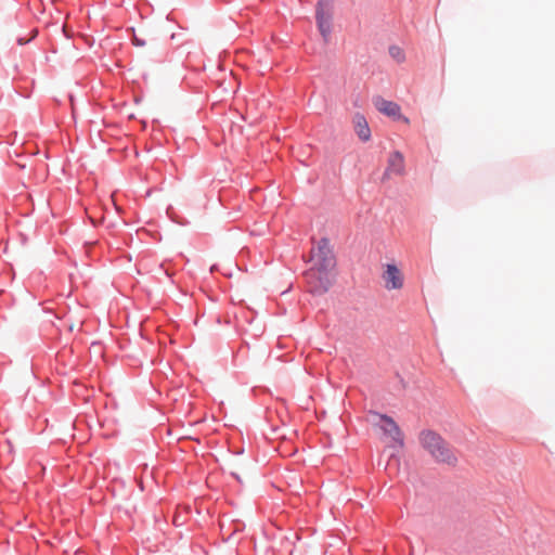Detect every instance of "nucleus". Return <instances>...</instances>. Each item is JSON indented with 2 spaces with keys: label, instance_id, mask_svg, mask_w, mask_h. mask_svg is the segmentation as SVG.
Listing matches in <instances>:
<instances>
[{
  "label": "nucleus",
  "instance_id": "f257e3e1",
  "mask_svg": "<svg viewBox=\"0 0 555 555\" xmlns=\"http://www.w3.org/2000/svg\"><path fill=\"white\" fill-rule=\"evenodd\" d=\"M422 447L439 463L454 466L457 457L447 441L437 433L424 430L420 435Z\"/></svg>",
  "mask_w": 555,
  "mask_h": 555
},
{
  "label": "nucleus",
  "instance_id": "f03ea898",
  "mask_svg": "<svg viewBox=\"0 0 555 555\" xmlns=\"http://www.w3.org/2000/svg\"><path fill=\"white\" fill-rule=\"evenodd\" d=\"M306 279L312 293L323 294L327 292L334 283V269L311 267L306 272Z\"/></svg>",
  "mask_w": 555,
  "mask_h": 555
},
{
  "label": "nucleus",
  "instance_id": "7ed1b4c3",
  "mask_svg": "<svg viewBox=\"0 0 555 555\" xmlns=\"http://www.w3.org/2000/svg\"><path fill=\"white\" fill-rule=\"evenodd\" d=\"M311 260L314 268L334 269L335 257L331 249L330 242L327 238H322L318 243L317 248L311 250Z\"/></svg>",
  "mask_w": 555,
  "mask_h": 555
},
{
  "label": "nucleus",
  "instance_id": "20e7f679",
  "mask_svg": "<svg viewBox=\"0 0 555 555\" xmlns=\"http://www.w3.org/2000/svg\"><path fill=\"white\" fill-rule=\"evenodd\" d=\"M372 422L375 426H377L385 436H387L390 440L393 442L399 443L400 446L403 444V436L402 433L397 425V423L389 416L379 414V413H373L372 414Z\"/></svg>",
  "mask_w": 555,
  "mask_h": 555
},
{
  "label": "nucleus",
  "instance_id": "39448f33",
  "mask_svg": "<svg viewBox=\"0 0 555 555\" xmlns=\"http://www.w3.org/2000/svg\"><path fill=\"white\" fill-rule=\"evenodd\" d=\"M382 278L384 286L388 291L401 289L403 287V274L396 264L387 263Z\"/></svg>",
  "mask_w": 555,
  "mask_h": 555
},
{
  "label": "nucleus",
  "instance_id": "423d86ee",
  "mask_svg": "<svg viewBox=\"0 0 555 555\" xmlns=\"http://www.w3.org/2000/svg\"><path fill=\"white\" fill-rule=\"evenodd\" d=\"M374 105H375L376 109L378 112H380L382 114L389 116V117L401 119L404 124H410V119L408 117L401 115L400 106L397 103H395L392 101L385 100L383 98H377L374 101Z\"/></svg>",
  "mask_w": 555,
  "mask_h": 555
},
{
  "label": "nucleus",
  "instance_id": "0eeeda50",
  "mask_svg": "<svg viewBox=\"0 0 555 555\" xmlns=\"http://www.w3.org/2000/svg\"><path fill=\"white\" fill-rule=\"evenodd\" d=\"M404 173V157L403 155L395 151L388 158V166L384 173V178H389L392 175L402 176Z\"/></svg>",
  "mask_w": 555,
  "mask_h": 555
},
{
  "label": "nucleus",
  "instance_id": "6e6552de",
  "mask_svg": "<svg viewBox=\"0 0 555 555\" xmlns=\"http://www.w3.org/2000/svg\"><path fill=\"white\" fill-rule=\"evenodd\" d=\"M331 9L321 8L317 5V21L321 35L327 39L331 33Z\"/></svg>",
  "mask_w": 555,
  "mask_h": 555
},
{
  "label": "nucleus",
  "instance_id": "1a4fd4ad",
  "mask_svg": "<svg viewBox=\"0 0 555 555\" xmlns=\"http://www.w3.org/2000/svg\"><path fill=\"white\" fill-rule=\"evenodd\" d=\"M353 122L358 137L362 141H369L371 138V130L365 117L363 115L358 114L354 116Z\"/></svg>",
  "mask_w": 555,
  "mask_h": 555
},
{
  "label": "nucleus",
  "instance_id": "9d476101",
  "mask_svg": "<svg viewBox=\"0 0 555 555\" xmlns=\"http://www.w3.org/2000/svg\"><path fill=\"white\" fill-rule=\"evenodd\" d=\"M389 53L398 62L404 61V53H403L402 49H400L399 47H391L389 49Z\"/></svg>",
  "mask_w": 555,
  "mask_h": 555
},
{
  "label": "nucleus",
  "instance_id": "9b49d317",
  "mask_svg": "<svg viewBox=\"0 0 555 555\" xmlns=\"http://www.w3.org/2000/svg\"><path fill=\"white\" fill-rule=\"evenodd\" d=\"M318 5H320L321 8H332V1L331 0H320L318 2Z\"/></svg>",
  "mask_w": 555,
  "mask_h": 555
},
{
  "label": "nucleus",
  "instance_id": "f8f14e48",
  "mask_svg": "<svg viewBox=\"0 0 555 555\" xmlns=\"http://www.w3.org/2000/svg\"><path fill=\"white\" fill-rule=\"evenodd\" d=\"M133 43L138 47H142L144 46V41H142L141 39H139L137 36L133 37Z\"/></svg>",
  "mask_w": 555,
  "mask_h": 555
}]
</instances>
